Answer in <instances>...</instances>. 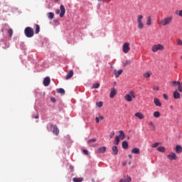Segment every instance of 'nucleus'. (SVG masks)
I'll return each instance as SVG.
<instances>
[{
	"mask_svg": "<svg viewBox=\"0 0 182 182\" xmlns=\"http://www.w3.org/2000/svg\"><path fill=\"white\" fill-rule=\"evenodd\" d=\"M164 99H165V100H168V96L166 94H164Z\"/></svg>",
	"mask_w": 182,
	"mask_h": 182,
	"instance_id": "obj_47",
	"label": "nucleus"
},
{
	"mask_svg": "<svg viewBox=\"0 0 182 182\" xmlns=\"http://www.w3.org/2000/svg\"><path fill=\"white\" fill-rule=\"evenodd\" d=\"M120 143V136H115V140L114 141V144L116 146H118V144Z\"/></svg>",
	"mask_w": 182,
	"mask_h": 182,
	"instance_id": "obj_23",
	"label": "nucleus"
},
{
	"mask_svg": "<svg viewBox=\"0 0 182 182\" xmlns=\"http://www.w3.org/2000/svg\"><path fill=\"white\" fill-rule=\"evenodd\" d=\"M98 119H100V120H103V119H105V117H103V116H100V117H98Z\"/></svg>",
	"mask_w": 182,
	"mask_h": 182,
	"instance_id": "obj_52",
	"label": "nucleus"
},
{
	"mask_svg": "<svg viewBox=\"0 0 182 182\" xmlns=\"http://www.w3.org/2000/svg\"><path fill=\"white\" fill-rule=\"evenodd\" d=\"M132 154H140V149H139V148H134L132 150Z\"/></svg>",
	"mask_w": 182,
	"mask_h": 182,
	"instance_id": "obj_19",
	"label": "nucleus"
},
{
	"mask_svg": "<svg viewBox=\"0 0 182 182\" xmlns=\"http://www.w3.org/2000/svg\"><path fill=\"white\" fill-rule=\"evenodd\" d=\"M146 25H147V26H151V16H149L147 17Z\"/></svg>",
	"mask_w": 182,
	"mask_h": 182,
	"instance_id": "obj_22",
	"label": "nucleus"
},
{
	"mask_svg": "<svg viewBox=\"0 0 182 182\" xmlns=\"http://www.w3.org/2000/svg\"><path fill=\"white\" fill-rule=\"evenodd\" d=\"M55 14H56L57 15H59V14H60V10L57 9V10L55 11Z\"/></svg>",
	"mask_w": 182,
	"mask_h": 182,
	"instance_id": "obj_50",
	"label": "nucleus"
},
{
	"mask_svg": "<svg viewBox=\"0 0 182 182\" xmlns=\"http://www.w3.org/2000/svg\"><path fill=\"white\" fill-rule=\"evenodd\" d=\"M70 169H71V170H73V168L72 166H70Z\"/></svg>",
	"mask_w": 182,
	"mask_h": 182,
	"instance_id": "obj_57",
	"label": "nucleus"
},
{
	"mask_svg": "<svg viewBox=\"0 0 182 182\" xmlns=\"http://www.w3.org/2000/svg\"><path fill=\"white\" fill-rule=\"evenodd\" d=\"M170 85H172V86L176 87V86H178V85H180V81H171L170 82Z\"/></svg>",
	"mask_w": 182,
	"mask_h": 182,
	"instance_id": "obj_26",
	"label": "nucleus"
},
{
	"mask_svg": "<svg viewBox=\"0 0 182 182\" xmlns=\"http://www.w3.org/2000/svg\"><path fill=\"white\" fill-rule=\"evenodd\" d=\"M180 93L177 91L173 92V97L174 99H180Z\"/></svg>",
	"mask_w": 182,
	"mask_h": 182,
	"instance_id": "obj_27",
	"label": "nucleus"
},
{
	"mask_svg": "<svg viewBox=\"0 0 182 182\" xmlns=\"http://www.w3.org/2000/svg\"><path fill=\"white\" fill-rule=\"evenodd\" d=\"M149 124L151 126L153 130H156V125H154V123H153V122L150 121Z\"/></svg>",
	"mask_w": 182,
	"mask_h": 182,
	"instance_id": "obj_38",
	"label": "nucleus"
},
{
	"mask_svg": "<svg viewBox=\"0 0 182 182\" xmlns=\"http://www.w3.org/2000/svg\"><path fill=\"white\" fill-rule=\"evenodd\" d=\"M113 136H114V131H112V132L109 134V138H110V139H113Z\"/></svg>",
	"mask_w": 182,
	"mask_h": 182,
	"instance_id": "obj_46",
	"label": "nucleus"
},
{
	"mask_svg": "<svg viewBox=\"0 0 182 182\" xmlns=\"http://www.w3.org/2000/svg\"><path fill=\"white\" fill-rule=\"evenodd\" d=\"M154 117L159 118L160 116H161V114L159 111H156L154 112Z\"/></svg>",
	"mask_w": 182,
	"mask_h": 182,
	"instance_id": "obj_29",
	"label": "nucleus"
},
{
	"mask_svg": "<svg viewBox=\"0 0 182 182\" xmlns=\"http://www.w3.org/2000/svg\"><path fill=\"white\" fill-rule=\"evenodd\" d=\"M122 52H124V53H129V52H130V43L127 42L123 44Z\"/></svg>",
	"mask_w": 182,
	"mask_h": 182,
	"instance_id": "obj_6",
	"label": "nucleus"
},
{
	"mask_svg": "<svg viewBox=\"0 0 182 182\" xmlns=\"http://www.w3.org/2000/svg\"><path fill=\"white\" fill-rule=\"evenodd\" d=\"M153 90H156V92H159V87H154Z\"/></svg>",
	"mask_w": 182,
	"mask_h": 182,
	"instance_id": "obj_48",
	"label": "nucleus"
},
{
	"mask_svg": "<svg viewBox=\"0 0 182 182\" xmlns=\"http://www.w3.org/2000/svg\"><path fill=\"white\" fill-rule=\"evenodd\" d=\"M117 95V90H116V88L112 87L111 89V92H110V94H109V97L111 99H113V97H114V96H116Z\"/></svg>",
	"mask_w": 182,
	"mask_h": 182,
	"instance_id": "obj_10",
	"label": "nucleus"
},
{
	"mask_svg": "<svg viewBox=\"0 0 182 182\" xmlns=\"http://www.w3.org/2000/svg\"><path fill=\"white\" fill-rule=\"evenodd\" d=\"M143 76H144V77L149 78V77H150V76H151V73L146 72V73H144Z\"/></svg>",
	"mask_w": 182,
	"mask_h": 182,
	"instance_id": "obj_33",
	"label": "nucleus"
},
{
	"mask_svg": "<svg viewBox=\"0 0 182 182\" xmlns=\"http://www.w3.org/2000/svg\"><path fill=\"white\" fill-rule=\"evenodd\" d=\"M132 181V178L130 176H127V178H122L119 181V182H130Z\"/></svg>",
	"mask_w": 182,
	"mask_h": 182,
	"instance_id": "obj_24",
	"label": "nucleus"
},
{
	"mask_svg": "<svg viewBox=\"0 0 182 182\" xmlns=\"http://www.w3.org/2000/svg\"><path fill=\"white\" fill-rule=\"evenodd\" d=\"M157 150H158V151H160V153H164L166 151V147L159 146Z\"/></svg>",
	"mask_w": 182,
	"mask_h": 182,
	"instance_id": "obj_28",
	"label": "nucleus"
},
{
	"mask_svg": "<svg viewBox=\"0 0 182 182\" xmlns=\"http://www.w3.org/2000/svg\"><path fill=\"white\" fill-rule=\"evenodd\" d=\"M114 75L116 77H119V76H120V75H122L123 73V70H114Z\"/></svg>",
	"mask_w": 182,
	"mask_h": 182,
	"instance_id": "obj_20",
	"label": "nucleus"
},
{
	"mask_svg": "<svg viewBox=\"0 0 182 182\" xmlns=\"http://www.w3.org/2000/svg\"><path fill=\"white\" fill-rule=\"evenodd\" d=\"M95 122L96 123H99V122H100V119L99 117H95Z\"/></svg>",
	"mask_w": 182,
	"mask_h": 182,
	"instance_id": "obj_49",
	"label": "nucleus"
},
{
	"mask_svg": "<svg viewBox=\"0 0 182 182\" xmlns=\"http://www.w3.org/2000/svg\"><path fill=\"white\" fill-rule=\"evenodd\" d=\"M50 127L53 129V133L55 134V136H58V134H59V129L56 125L50 124Z\"/></svg>",
	"mask_w": 182,
	"mask_h": 182,
	"instance_id": "obj_8",
	"label": "nucleus"
},
{
	"mask_svg": "<svg viewBox=\"0 0 182 182\" xmlns=\"http://www.w3.org/2000/svg\"><path fill=\"white\" fill-rule=\"evenodd\" d=\"M167 159L168 160H171V161H173V160H177V154L176 153L172 152L170 154L167 155Z\"/></svg>",
	"mask_w": 182,
	"mask_h": 182,
	"instance_id": "obj_9",
	"label": "nucleus"
},
{
	"mask_svg": "<svg viewBox=\"0 0 182 182\" xmlns=\"http://www.w3.org/2000/svg\"><path fill=\"white\" fill-rule=\"evenodd\" d=\"M164 49V46L160 43L154 44L151 48V50L154 53L159 52V50L163 51Z\"/></svg>",
	"mask_w": 182,
	"mask_h": 182,
	"instance_id": "obj_4",
	"label": "nucleus"
},
{
	"mask_svg": "<svg viewBox=\"0 0 182 182\" xmlns=\"http://www.w3.org/2000/svg\"><path fill=\"white\" fill-rule=\"evenodd\" d=\"M122 149H124L125 150L129 149V143L127 141L122 142Z\"/></svg>",
	"mask_w": 182,
	"mask_h": 182,
	"instance_id": "obj_21",
	"label": "nucleus"
},
{
	"mask_svg": "<svg viewBox=\"0 0 182 182\" xmlns=\"http://www.w3.org/2000/svg\"><path fill=\"white\" fill-rule=\"evenodd\" d=\"M82 152L85 156H89V151H87V149H83Z\"/></svg>",
	"mask_w": 182,
	"mask_h": 182,
	"instance_id": "obj_44",
	"label": "nucleus"
},
{
	"mask_svg": "<svg viewBox=\"0 0 182 182\" xmlns=\"http://www.w3.org/2000/svg\"><path fill=\"white\" fill-rule=\"evenodd\" d=\"M178 46H182V40L178 38L176 41Z\"/></svg>",
	"mask_w": 182,
	"mask_h": 182,
	"instance_id": "obj_39",
	"label": "nucleus"
},
{
	"mask_svg": "<svg viewBox=\"0 0 182 182\" xmlns=\"http://www.w3.org/2000/svg\"><path fill=\"white\" fill-rule=\"evenodd\" d=\"M154 103L155 106H157L158 107H161V102H160V100H159V98H154Z\"/></svg>",
	"mask_w": 182,
	"mask_h": 182,
	"instance_id": "obj_16",
	"label": "nucleus"
},
{
	"mask_svg": "<svg viewBox=\"0 0 182 182\" xmlns=\"http://www.w3.org/2000/svg\"><path fill=\"white\" fill-rule=\"evenodd\" d=\"M43 83L44 86H49L50 85V77H46L44 78Z\"/></svg>",
	"mask_w": 182,
	"mask_h": 182,
	"instance_id": "obj_12",
	"label": "nucleus"
},
{
	"mask_svg": "<svg viewBox=\"0 0 182 182\" xmlns=\"http://www.w3.org/2000/svg\"><path fill=\"white\" fill-rule=\"evenodd\" d=\"M124 99L127 102H133V99H136V93L133 90L129 91V94L125 95Z\"/></svg>",
	"mask_w": 182,
	"mask_h": 182,
	"instance_id": "obj_3",
	"label": "nucleus"
},
{
	"mask_svg": "<svg viewBox=\"0 0 182 182\" xmlns=\"http://www.w3.org/2000/svg\"><path fill=\"white\" fill-rule=\"evenodd\" d=\"M181 59H182V55L181 56Z\"/></svg>",
	"mask_w": 182,
	"mask_h": 182,
	"instance_id": "obj_59",
	"label": "nucleus"
},
{
	"mask_svg": "<svg viewBox=\"0 0 182 182\" xmlns=\"http://www.w3.org/2000/svg\"><path fill=\"white\" fill-rule=\"evenodd\" d=\"M50 100H51V102H53V103H55V102H56V100H55V98H53V97H51V98H50Z\"/></svg>",
	"mask_w": 182,
	"mask_h": 182,
	"instance_id": "obj_51",
	"label": "nucleus"
},
{
	"mask_svg": "<svg viewBox=\"0 0 182 182\" xmlns=\"http://www.w3.org/2000/svg\"><path fill=\"white\" fill-rule=\"evenodd\" d=\"M99 87H100V83H95L92 85V89H99Z\"/></svg>",
	"mask_w": 182,
	"mask_h": 182,
	"instance_id": "obj_36",
	"label": "nucleus"
},
{
	"mask_svg": "<svg viewBox=\"0 0 182 182\" xmlns=\"http://www.w3.org/2000/svg\"><path fill=\"white\" fill-rule=\"evenodd\" d=\"M173 16H167L165 18L159 21L158 24L161 26H167V25H170L173 22Z\"/></svg>",
	"mask_w": 182,
	"mask_h": 182,
	"instance_id": "obj_1",
	"label": "nucleus"
},
{
	"mask_svg": "<svg viewBox=\"0 0 182 182\" xmlns=\"http://www.w3.org/2000/svg\"><path fill=\"white\" fill-rule=\"evenodd\" d=\"M134 116L135 117H138L139 120H143V119H144V114H143L141 112H136L135 113Z\"/></svg>",
	"mask_w": 182,
	"mask_h": 182,
	"instance_id": "obj_14",
	"label": "nucleus"
},
{
	"mask_svg": "<svg viewBox=\"0 0 182 182\" xmlns=\"http://www.w3.org/2000/svg\"><path fill=\"white\" fill-rule=\"evenodd\" d=\"M119 133V135L117 136V137H119L121 140H124V137H126V135L124 134V132H123L122 130H120Z\"/></svg>",
	"mask_w": 182,
	"mask_h": 182,
	"instance_id": "obj_18",
	"label": "nucleus"
},
{
	"mask_svg": "<svg viewBox=\"0 0 182 182\" xmlns=\"http://www.w3.org/2000/svg\"><path fill=\"white\" fill-rule=\"evenodd\" d=\"M122 63H123L124 66H127L129 65H132V62L130 61V60H127L124 61Z\"/></svg>",
	"mask_w": 182,
	"mask_h": 182,
	"instance_id": "obj_31",
	"label": "nucleus"
},
{
	"mask_svg": "<svg viewBox=\"0 0 182 182\" xmlns=\"http://www.w3.org/2000/svg\"><path fill=\"white\" fill-rule=\"evenodd\" d=\"M144 16L141 14L136 16V22L138 29H143L144 28V23L143 22V18Z\"/></svg>",
	"mask_w": 182,
	"mask_h": 182,
	"instance_id": "obj_2",
	"label": "nucleus"
},
{
	"mask_svg": "<svg viewBox=\"0 0 182 182\" xmlns=\"http://www.w3.org/2000/svg\"><path fill=\"white\" fill-rule=\"evenodd\" d=\"M92 182H95V178H92Z\"/></svg>",
	"mask_w": 182,
	"mask_h": 182,
	"instance_id": "obj_56",
	"label": "nucleus"
},
{
	"mask_svg": "<svg viewBox=\"0 0 182 182\" xmlns=\"http://www.w3.org/2000/svg\"><path fill=\"white\" fill-rule=\"evenodd\" d=\"M9 48V43H5V46H3V49H8Z\"/></svg>",
	"mask_w": 182,
	"mask_h": 182,
	"instance_id": "obj_45",
	"label": "nucleus"
},
{
	"mask_svg": "<svg viewBox=\"0 0 182 182\" xmlns=\"http://www.w3.org/2000/svg\"><path fill=\"white\" fill-rule=\"evenodd\" d=\"M34 119H39V115H36L35 117H34Z\"/></svg>",
	"mask_w": 182,
	"mask_h": 182,
	"instance_id": "obj_53",
	"label": "nucleus"
},
{
	"mask_svg": "<svg viewBox=\"0 0 182 182\" xmlns=\"http://www.w3.org/2000/svg\"><path fill=\"white\" fill-rule=\"evenodd\" d=\"M128 156H129L130 159H132V158H133V156H132L131 154L128 155Z\"/></svg>",
	"mask_w": 182,
	"mask_h": 182,
	"instance_id": "obj_55",
	"label": "nucleus"
},
{
	"mask_svg": "<svg viewBox=\"0 0 182 182\" xmlns=\"http://www.w3.org/2000/svg\"><path fill=\"white\" fill-rule=\"evenodd\" d=\"M58 93H60L61 95H65V90L63 88H60L57 90Z\"/></svg>",
	"mask_w": 182,
	"mask_h": 182,
	"instance_id": "obj_35",
	"label": "nucleus"
},
{
	"mask_svg": "<svg viewBox=\"0 0 182 182\" xmlns=\"http://www.w3.org/2000/svg\"><path fill=\"white\" fill-rule=\"evenodd\" d=\"M73 70H70L65 76V80H69L73 76Z\"/></svg>",
	"mask_w": 182,
	"mask_h": 182,
	"instance_id": "obj_15",
	"label": "nucleus"
},
{
	"mask_svg": "<svg viewBox=\"0 0 182 182\" xmlns=\"http://www.w3.org/2000/svg\"><path fill=\"white\" fill-rule=\"evenodd\" d=\"M178 92H182V83L179 82V85H178Z\"/></svg>",
	"mask_w": 182,
	"mask_h": 182,
	"instance_id": "obj_42",
	"label": "nucleus"
},
{
	"mask_svg": "<svg viewBox=\"0 0 182 182\" xmlns=\"http://www.w3.org/2000/svg\"><path fill=\"white\" fill-rule=\"evenodd\" d=\"M73 181L82 182V181H83V178H73Z\"/></svg>",
	"mask_w": 182,
	"mask_h": 182,
	"instance_id": "obj_32",
	"label": "nucleus"
},
{
	"mask_svg": "<svg viewBox=\"0 0 182 182\" xmlns=\"http://www.w3.org/2000/svg\"><path fill=\"white\" fill-rule=\"evenodd\" d=\"M54 22H55V23H58L59 22V21L55 19V20H54Z\"/></svg>",
	"mask_w": 182,
	"mask_h": 182,
	"instance_id": "obj_54",
	"label": "nucleus"
},
{
	"mask_svg": "<svg viewBox=\"0 0 182 182\" xmlns=\"http://www.w3.org/2000/svg\"><path fill=\"white\" fill-rule=\"evenodd\" d=\"M24 33L27 38H32L33 36V29L31 27H26L24 30Z\"/></svg>",
	"mask_w": 182,
	"mask_h": 182,
	"instance_id": "obj_5",
	"label": "nucleus"
},
{
	"mask_svg": "<svg viewBox=\"0 0 182 182\" xmlns=\"http://www.w3.org/2000/svg\"><path fill=\"white\" fill-rule=\"evenodd\" d=\"M48 19H53L55 18V14L53 12H50L48 14Z\"/></svg>",
	"mask_w": 182,
	"mask_h": 182,
	"instance_id": "obj_30",
	"label": "nucleus"
},
{
	"mask_svg": "<svg viewBox=\"0 0 182 182\" xmlns=\"http://www.w3.org/2000/svg\"><path fill=\"white\" fill-rule=\"evenodd\" d=\"M97 107H102L103 106V102H98L96 103Z\"/></svg>",
	"mask_w": 182,
	"mask_h": 182,
	"instance_id": "obj_40",
	"label": "nucleus"
},
{
	"mask_svg": "<svg viewBox=\"0 0 182 182\" xmlns=\"http://www.w3.org/2000/svg\"><path fill=\"white\" fill-rule=\"evenodd\" d=\"M175 151L177 153V154H180V153H182V147L180 145H176L175 147Z\"/></svg>",
	"mask_w": 182,
	"mask_h": 182,
	"instance_id": "obj_17",
	"label": "nucleus"
},
{
	"mask_svg": "<svg viewBox=\"0 0 182 182\" xmlns=\"http://www.w3.org/2000/svg\"><path fill=\"white\" fill-rule=\"evenodd\" d=\"M106 150H107L106 146H102V147L97 149L95 151V153H98V154L106 153Z\"/></svg>",
	"mask_w": 182,
	"mask_h": 182,
	"instance_id": "obj_11",
	"label": "nucleus"
},
{
	"mask_svg": "<svg viewBox=\"0 0 182 182\" xmlns=\"http://www.w3.org/2000/svg\"><path fill=\"white\" fill-rule=\"evenodd\" d=\"M176 14L178 15L179 16H181L182 18V10L176 11Z\"/></svg>",
	"mask_w": 182,
	"mask_h": 182,
	"instance_id": "obj_41",
	"label": "nucleus"
},
{
	"mask_svg": "<svg viewBox=\"0 0 182 182\" xmlns=\"http://www.w3.org/2000/svg\"><path fill=\"white\" fill-rule=\"evenodd\" d=\"M60 18H63V16H65V14H66V9H65V6H63V4H61L60 6Z\"/></svg>",
	"mask_w": 182,
	"mask_h": 182,
	"instance_id": "obj_7",
	"label": "nucleus"
},
{
	"mask_svg": "<svg viewBox=\"0 0 182 182\" xmlns=\"http://www.w3.org/2000/svg\"><path fill=\"white\" fill-rule=\"evenodd\" d=\"M112 154L113 156H117L119 154V148L117 146H112Z\"/></svg>",
	"mask_w": 182,
	"mask_h": 182,
	"instance_id": "obj_13",
	"label": "nucleus"
},
{
	"mask_svg": "<svg viewBox=\"0 0 182 182\" xmlns=\"http://www.w3.org/2000/svg\"><path fill=\"white\" fill-rule=\"evenodd\" d=\"M96 141H97V139H96L95 138H94V139H91L88 140V141H87V144H90V143H95V142H96Z\"/></svg>",
	"mask_w": 182,
	"mask_h": 182,
	"instance_id": "obj_37",
	"label": "nucleus"
},
{
	"mask_svg": "<svg viewBox=\"0 0 182 182\" xmlns=\"http://www.w3.org/2000/svg\"><path fill=\"white\" fill-rule=\"evenodd\" d=\"M34 28H35V33H38L41 31V26H39V25L36 24L34 26Z\"/></svg>",
	"mask_w": 182,
	"mask_h": 182,
	"instance_id": "obj_25",
	"label": "nucleus"
},
{
	"mask_svg": "<svg viewBox=\"0 0 182 182\" xmlns=\"http://www.w3.org/2000/svg\"><path fill=\"white\" fill-rule=\"evenodd\" d=\"M8 33L10 38L12 37V35H14V30H12V28H9L8 30Z\"/></svg>",
	"mask_w": 182,
	"mask_h": 182,
	"instance_id": "obj_34",
	"label": "nucleus"
},
{
	"mask_svg": "<svg viewBox=\"0 0 182 182\" xmlns=\"http://www.w3.org/2000/svg\"><path fill=\"white\" fill-rule=\"evenodd\" d=\"M158 146H160V143L156 142V143H154V144H153L151 145V147L156 148V147H157Z\"/></svg>",
	"mask_w": 182,
	"mask_h": 182,
	"instance_id": "obj_43",
	"label": "nucleus"
},
{
	"mask_svg": "<svg viewBox=\"0 0 182 182\" xmlns=\"http://www.w3.org/2000/svg\"><path fill=\"white\" fill-rule=\"evenodd\" d=\"M129 164H132V162H129Z\"/></svg>",
	"mask_w": 182,
	"mask_h": 182,
	"instance_id": "obj_58",
	"label": "nucleus"
}]
</instances>
